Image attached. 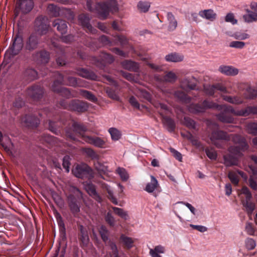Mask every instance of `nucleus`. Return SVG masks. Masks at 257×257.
Masks as SVG:
<instances>
[{
  "label": "nucleus",
  "mask_w": 257,
  "mask_h": 257,
  "mask_svg": "<svg viewBox=\"0 0 257 257\" xmlns=\"http://www.w3.org/2000/svg\"><path fill=\"white\" fill-rule=\"evenodd\" d=\"M163 117V121L164 124L167 127L169 132H173L175 131L176 125L174 121L169 117L164 115L163 112H160Z\"/></svg>",
  "instance_id": "obj_35"
},
{
  "label": "nucleus",
  "mask_w": 257,
  "mask_h": 257,
  "mask_svg": "<svg viewBox=\"0 0 257 257\" xmlns=\"http://www.w3.org/2000/svg\"><path fill=\"white\" fill-rule=\"evenodd\" d=\"M26 94L27 97L33 101H37L42 98L44 94V89L41 86L34 84L27 89Z\"/></svg>",
  "instance_id": "obj_11"
},
{
  "label": "nucleus",
  "mask_w": 257,
  "mask_h": 257,
  "mask_svg": "<svg viewBox=\"0 0 257 257\" xmlns=\"http://www.w3.org/2000/svg\"><path fill=\"white\" fill-rule=\"evenodd\" d=\"M66 82L65 84L73 87H85L86 82L85 80L73 76H68L66 77Z\"/></svg>",
  "instance_id": "obj_24"
},
{
  "label": "nucleus",
  "mask_w": 257,
  "mask_h": 257,
  "mask_svg": "<svg viewBox=\"0 0 257 257\" xmlns=\"http://www.w3.org/2000/svg\"><path fill=\"white\" fill-rule=\"evenodd\" d=\"M239 176L243 178H246L245 174L242 171L236 170L235 171H230L228 174V177L232 184L237 185L239 182Z\"/></svg>",
  "instance_id": "obj_29"
},
{
  "label": "nucleus",
  "mask_w": 257,
  "mask_h": 257,
  "mask_svg": "<svg viewBox=\"0 0 257 257\" xmlns=\"http://www.w3.org/2000/svg\"><path fill=\"white\" fill-rule=\"evenodd\" d=\"M164 80L169 82H174L177 79V76L172 71L167 72L164 76Z\"/></svg>",
  "instance_id": "obj_59"
},
{
  "label": "nucleus",
  "mask_w": 257,
  "mask_h": 257,
  "mask_svg": "<svg viewBox=\"0 0 257 257\" xmlns=\"http://www.w3.org/2000/svg\"><path fill=\"white\" fill-rule=\"evenodd\" d=\"M21 78L24 82L29 83L38 79V72L32 67H28L23 71Z\"/></svg>",
  "instance_id": "obj_16"
},
{
  "label": "nucleus",
  "mask_w": 257,
  "mask_h": 257,
  "mask_svg": "<svg viewBox=\"0 0 257 257\" xmlns=\"http://www.w3.org/2000/svg\"><path fill=\"white\" fill-rule=\"evenodd\" d=\"M184 124L190 129H195V122L194 120L189 117H184L183 119Z\"/></svg>",
  "instance_id": "obj_58"
},
{
  "label": "nucleus",
  "mask_w": 257,
  "mask_h": 257,
  "mask_svg": "<svg viewBox=\"0 0 257 257\" xmlns=\"http://www.w3.org/2000/svg\"><path fill=\"white\" fill-rule=\"evenodd\" d=\"M128 101L131 105L135 108L142 110L145 108V106L143 104L140 105L137 98L134 96H131Z\"/></svg>",
  "instance_id": "obj_52"
},
{
  "label": "nucleus",
  "mask_w": 257,
  "mask_h": 257,
  "mask_svg": "<svg viewBox=\"0 0 257 257\" xmlns=\"http://www.w3.org/2000/svg\"><path fill=\"white\" fill-rule=\"evenodd\" d=\"M87 128L82 123L75 121L73 123L71 128L66 130V136L69 139L76 141L81 139L87 143L92 145L96 147L103 148L105 144V141L97 137H91L86 134Z\"/></svg>",
  "instance_id": "obj_2"
},
{
  "label": "nucleus",
  "mask_w": 257,
  "mask_h": 257,
  "mask_svg": "<svg viewBox=\"0 0 257 257\" xmlns=\"http://www.w3.org/2000/svg\"><path fill=\"white\" fill-rule=\"evenodd\" d=\"M246 130L249 134L257 135V123L250 122L246 125Z\"/></svg>",
  "instance_id": "obj_54"
},
{
  "label": "nucleus",
  "mask_w": 257,
  "mask_h": 257,
  "mask_svg": "<svg viewBox=\"0 0 257 257\" xmlns=\"http://www.w3.org/2000/svg\"><path fill=\"white\" fill-rule=\"evenodd\" d=\"M53 46L54 48V51L57 53V57L56 58V62L57 64L59 66H63L65 65L66 62L65 60V52L64 48L56 43H53Z\"/></svg>",
  "instance_id": "obj_21"
},
{
  "label": "nucleus",
  "mask_w": 257,
  "mask_h": 257,
  "mask_svg": "<svg viewBox=\"0 0 257 257\" xmlns=\"http://www.w3.org/2000/svg\"><path fill=\"white\" fill-rule=\"evenodd\" d=\"M39 42V37L37 34L32 33L26 40L25 48L29 51H33L38 48Z\"/></svg>",
  "instance_id": "obj_19"
},
{
  "label": "nucleus",
  "mask_w": 257,
  "mask_h": 257,
  "mask_svg": "<svg viewBox=\"0 0 257 257\" xmlns=\"http://www.w3.org/2000/svg\"><path fill=\"white\" fill-rule=\"evenodd\" d=\"M86 8L89 11L96 13L99 18L106 19L110 11L113 13L117 12L118 10L115 0H107L103 3H97L94 4L90 0L86 3Z\"/></svg>",
  "instance_id": "obj_3"
},
{
  "label": "nucleus",
  "mask_w": 257,
  "mask_h": 257,
  "mask_svg": "<svg viewBox=\"0 0 257 257\" xmlns=\"http://www.w3.org/2000/svg\"><path fill=\"white\" fill-rule=\"evenodd\" d=\"M120 241L123 247L126 249H130L134 245V240L132 238L127 237L123 234L120 235Z\"/></svg>",
  "instance_id": "obj_37"
},
{
  "label": "nucleus",
  "mask_w": 257,
  "mask_h": 257,
  "mask_svg": "<svg viewBox=\"0 0 257 257\" xmlns=\"http://www.w3.org/2000/svg\"><path fill=\"white\" fill-rule=\"evenodd\" d=\"M165 247L161 245L156 246L154 249H150V254L152 257H162L159 253H164L165 252Z\"/></svg>",
  "instance_id": "obj_43"
},
{
  "label": "nucleus",
  "mask_w": 257,
  "mask_h": 257,
  "mask_svg": "<svg viewBox=\"0 0 257 257\" xmlns=\"http://www.w3.org/2000/svg\"><path fill=\"white\" fill-rule=\"evenodd\" d=\"M75 70V72L70 70L65 71L64 73L66 75L77 74L80 77L90 80H95L97 79V75L94 72L87 69L76 67Z\"/></svg>",
  "instance_id": "obj_12"
},
{
  "label": "nucleus",
  "mask_w": 257,
  "mask_h": 257,
  "mask_svg": "<svg viewBox=\"0 0 257 257\" xmlns=\"http://www.w3.org/2000/svg\"><path fill=\"white\" fill-rule=\"evenodd\" d=\"M79 230L80 232L78 235L79 240L83 243H86L89 239L87 231L82 225L79 226Z\"/></svg>",
  "instance_id": "obj_44"
},
{
  "label": "nucleus",
  "mask_w": 257,
  "mask_h": 257,
  "mask_svg": "<svg viewBox=\"0 0 257 257\" xmlns=\"http://www.w3.org/2000/svg\"><path fill=\"white\" fill-rule=\"evenodd\" d=\"M150 7V4L147 2L140 1L138 4V9L142 12L146 13L148 11Z\"/></svg>",
  "instance_id": "obj_55"
},
{
  "label": "nucleus",
  "mask_w": 257,
  "mask_h": 257,
  "mask_svg": "<svg viewBox=\"0 0 257 257\" xmlns=\"http://www.w3.org/2000/svg\"><path fill=\"white\" fill-rule=\"evenodd\" d=\"M52 76L54 77V80L51 87L52 90H56V88L60 86L64 83V76L58 71L54 72Z\"/></svg>",
  "instance_id": "obj_30"
},
{
  "label": "nucleus",
  "mask_w": 257,
  "mask_h": 257,
  "mask_svg": "<svg viewBox=\"0 0 257 257\" xmlns=\"http://www.w3.org/2000/svg\"><path fill=\"white\" fill-rule=\"evenodd\" d=\"M121 64L124 69L129 71L138 72L139 69L138 64L132 60H125Z\"/></svg>",
  "instance_id": "obj_32"
},
{
  "label": "nucleus",
  "mask_w": 257,
  "mask_h": 257,
  "mask_svg": "<svg viewBox=\"0 0 257 257\" xmlns=\"http://www.w3.org/2000/svg\"><path fill=\"white\" fill-rule=\"evenodd\" d=\"M246 11L248 13L247 15H244L243 18L245 22L251 23L253 21H257V13L247 10Z\"/></svg>",
  "instance_id": "obj_46"
},
{
  "label": "nucleus",
  "mask_w": 257,
  "mask_h": 257,
  "mask_svg": "<svg viewBox=\"0 0 257 257\" xmlns=\"http://www.w3.org/2000/svg\"><path fill=\"white\" fill-rule=\"evenodd\" d=\"M204 91L207 95L214 96L216 92L215 84L204 87Z\"/></svg>",
  "instance_id": "obj_63"
},
{
  "label": "nucleus",
  "mask_w": 257,
  "mask_h": 257,
  "mask_svg": "<svg viewBox=\"0 0 257 257\" xmlns=\"http://www.w3.org/2000/svg\"><path fill=\"white\" fill-rule=\"evenodd\" d=\"M241 193L245 196V199H242V204L247 213L250 215L255 208L254 204L251 201L252 195L249 189L246 186L242 188Z\"/></svg>",
  "instance_id": "obj_9"
},
{
  "label": "nucleus",
  "mask_w": 257,
  "mask_h": 257,
  "mask_svg": "<svg viewBox=\"0 0 257 257\" xmlns=\"http://www.w3.org/2000/svg\"><path fill=\"white\" fill-rule=\"evenodd\" d=\"M47 10L51 15L57 17L60 14L59 8L54 4H49L47 7Z\"/></svg>",
  "instance_id": "obj_50"
},
{
  "label": "nucleus",
  "mask_w": 257,
  "mask_h": 257,
  "mask_svg": "<svg viewBox=\"0 0 257 257\" xmlns=\"http://www.w3.org/2000/svg\"><path fill=\"white\" fill-rule=\"evenodd\" d=\"M67 202L71 213L76 216L80 212V199L73 194H70L67 197Z\"/></svg>",
  "instance_id": "obj_15"
},
{
  "label": "nucleus",
  "mask_w": 257,
  "mask_h": 257,
  "mask_svg": "<svg viewBox=\"0 0 257 257\" xmlns=\"http://www.w3.org/2000/svg\"><path fill=\"white\" fill-rule=\"evenodd\" d=\"M57 119V117H56ZM58 120L57 121L49 120L48 128L49 130L56 135L61 134V127L63 124H65L64 119L62 114L58 117Z\"/></svg>",
  "instance_id": "obj_17"
},
{
  "label": "nucleus",
  "mask_w": 257,
  "mask_h": 257,
  "mask_svg": "<svg viewBox=\"0 0 257 257\" xmlns=\"http://www.w3.org/2000/svg\"><path fill=\"white\" fill-rule=\"evenodd\" d=\"M56 89L52 90V91L66 98L77 97L75 90L63 87L61 86L56 88Z\"/></svg>",
  "instance_id": "obj_25"
},
{
  "label": "nucleus",
  "mask_w": 257,
  "mask_h": 257,
  "mask_svg": "<svg viewBox=\"0 0 257 257\" xmlns=\"http://www.w3.org/2000/svg\"><path fill=\"white\" fill-rule=\"evenodd\" d=\"M251 114H257V106H247L244 109H240L238 114L241 116H247Z\"/></svg>",
  "instance_id": "obj_38"
},
{
  "label": "nucleus",
  "mask_w": 257,
  "mask_h": 257,
  "mask_svg": "<svg viewBox=\"0 0 257 257\" xmlns=\"http://www.w3.org/2000/svg\"><path fill=\"white\" fill-rule=\"evenodd\" d=\"M33 59L38 63L46 64L49 62L50 54L47 51L42 50L33 54Z\"/></svg>",
  "instance_id": "obj_22"
},
{
  "label": "nucleus",
  "mask_w": 257,
  "mask_h": 257,
  "mask_svg": "<svg viewBox=\"0 0 257 257\" xmlns=\"http://www.w3.org/2000/svg\"><path fill=\"white\" fill-rule=\"evenodd\" d=\"M24 47L23 39L19 33L13 36L12 43L5 55V60L10 59L12 57L18 55Z\"/></svg>",
  "instance_id": "obj_5"
},
{
  "label": "nucleus",
  "mask_w": 257,
  "mask_h": 257,
  "mask_svg": "<svg viewBox=\"0 0 257 257\" xmlns=\"http://www.w3.org/2000/svg\"><path fill=\"white\" fill-rule=\"evenodd\" d=\"M112 209L114 212L121 218L125 220L127 218L128 215L126 212L124 211L122 209L116 207H112Z\"/></svg>",
  "instance_id": "obj_57"
},
{
  "label": "nucleus",
  "mask_w": 257,
  "mask_h": 257,
  "mask_svg": "<svg viewBox=\"0 0 257 257\" xmlns=\"http://www.w3.org/2000/svg\"><path fill=\"white\" fill-rule=\"evenodd\" d=\"M85 189L88 194L98 202L102 201L101 197L96 191L95 186L91 182L87 183L85 185Z\"/></svg>",
  "instance_id": "obj_26"
},
{
  "label": "nucleus",
  "mask_w": 257,
  "mask_h": 257,
  "mask_svg": "<svg viewBox=\"0 0 257 257\" xmlns=\"http://www.w3.org/2000/svg\"><path fill=\"white\" fill-rule=\"evenodd\" d=\"M108 132L110 134L112 140L114 141L118 140L121 136V134L120 132L117 129L111 127L109 129Z\"/></svg>",
  "instance_id": "obj_51"
},
{
  "label": "nucleus",
  "mask_w": 257,
  "mask_h": 257,
  "mask_svg": "<svg viewBox=\"0 0 257 257\" xmlns=\"http://www.w3.org/2000/svg\"><path fill=\"white\" fill-rule=\"evenodd\" d=\"M94 167L99 173H105L107 171V167L98 161L94 163Z\"/></svg>",
  "instance_id": "obj_60"
},
{
  "label": "nucleus",
  "mask_w": 257,
  "mask_h": 257,
  "mask_svg": "<svg viewBox=\"0 0 257 257\" xmlns=\"http://www.w3.org/2000/svg\"><path fill=\"white\" fill-rule=\"evenodd\" d=\"M72 172L76 177L84 180H91L95 176L94 171L86 164L77 165Z\"/></svg>",
  "instance_id": "obj_6"
},
{
  "label": "nucleus",
  "mask_w": 257,
  "mask_h": 257,
  "mask_svg": "<svg viewBox=\"0 0 257 257\" xmlns=\"http://www.w3.org/2000/svg\"><path fill=\"white\" fill-rule=\"evenodd\" d=\"M167 18L169 22V30L170 31L174 30L177 27V22L174 15L171 13H168L167 14Z\"/></svg>",
  "instance_id": "obj_49"
},
{
  "label": "nucleus",
  "mask_w": 257,
  "mask_h": 257,
  "mask_svg": "<svg viewBox=\"0 0 257 257\" xmlns=\"http://www.w3.org/2000/svg\"><path fill=\"white\" fill-rule=\"evenodd\" d=\"M98 232L102 241L106 243L108 241L109 235V231L106 227L103 225H101Z\"/></svg>",
  "instance_id": "obj_41"
},
{
  "label": "nucleus",
  "mask_w": 257,
  "mask_h": 257,
  "mask_svg": "<svg viewBox=\"0 0 257 257\" xmlns=\"http://www.w3.org/2000/svg\"><path fill=\"white\" fill-rule=\"evenodd\" d=\"M224 164L227 167L237 165L238 160L237 158L231 154H228L223 156Z\"/></svg>",
  "instance_id": "obj_36"
},
{
  "label": "nucleus",
  "mask_w": 257,
  "mask_h": 257,
  "mask_svg": "<svg viewBox=\"0 0 257 257\" xmlns=\"http://www.w3.org/2000/svg\"><path fill=\"white\" fill-rule=\"evenodd\" d=\"M116 172L119 175L122 181H126L128 178V175L125 169L118 167L116 170Z\"/></svg>",
  "instance_id": "obj_56"
},
{
  "label": "nucleus",
  "mask_w": 257,
  "mask_h": 257,
  "mask_svg": "<svg viewBox=\"0 0 257 257\" xmlns=\"http://www.w3.org/2000/svg\"><path fill=\"white\" fill-rule=\"evenodd\" d=\"M49 25L47 17L40 16L35 21V29L41 35L45 34L48 30Z\"/></svg>",
  "instance_id": "obj_14"
},
{
  "label": "nucleus",
  "mask_w": 257,
  "mask_h": 257,
  "mask_svg": "<svg viewBox=\"0 0 257 257\" xmlns=\"http://www.w3.org/2000/svg\"><path fill=\"white\" fill-rule=\"evenodd\" d=\"M210 139L212 143L218 148L221 147V145L218 143V141L229 139L227 134L219 130L216 125H213V130L210 135Z\"/></svg>",
  "instance_id": "obj_10"
},
{
  "label": "nucleus",
  "mask_w": 257,
  "mask_h": 257,
  "mask_svg": "<svg viewBox=\"0 0 257 257\" xmlns=\"http://www.w3.org/2000/svg\"><path fill=\"white\" fill-rule=\"evenodd\" d=\"M59 106L69 110L82 113L87 110L89 105L86 102L74 99L68 101L65 99L61 100L58 104Z\"/></svg>",
  "instance_id": "obj_4"
},
{
  "label": "nucleus",
  "mask_w": 257,
  "mask_h": 257,
  "mask_svg": "<svg viewBox=\"0 0 257 257\" xmlns=\"http://www.w3.org/2000/svg\"><path fill=\"white\" fill-rule=\"evenodd\" d=\"M199 15L210 21H214L216 18V14L212 9L204 10L199 12Z\"/></svg>",
  "instance_id": "obj_33"
},
{
  "label": "nucleus",
  "mask_w": 257,
  "mask_h": 257,
  "mask_svg": "<svg viewBox=\"0 0 257 257\" xmlns=\"http://www.w3.org/2000/svg\"><path fill=\"white\" fill-rule=\"evenodd\" d=\"M206 154L207 157L211 160H216L217 158V154L215 151L213 149L207 148L205 150Z\"/></svg>",
  "instance_id": "obj_64"
},
{
  "label": "nucleus",
  "mask_w": 257,
  "mask_h": 257,
  "mask_svg": "<svg viewBox=\"0 0 257 257\" xmlns=\"http://www.w3.org/2000/svg\"><path fill=\"white\" fill-rule=\"evenodd\" d=\"M192 80L195 81V79L192 77V79L189 77L184 78L180 81L179 87L186 92H188L191 90L195 89L196 84L192 81Z\"/></svg>",
  "instance_id": "obj_23"
},
{
  "label": "nucleus",
  "mask_w": 257,
  "mask_h": 257,
  "mask_svg": "<svg viewBox=\"0 0 257 257\" xmlns=\"http://www.w3.org/2000/svg\"><path fill=\"white\" fill-rule=\"evenodd\" d=\"M105 221L110 227H113L115 225V219L110 212H108L106 214L105 216Z\"/></svg>",
  "instance_id": "obj_61"
},
{
  "label": "nucleus",
  "mask_w": 257,
  "mask_h": 257,
  "mask_svg": "<svg viewBox=\"0 0 257 257\" xmlns=\"http://www.w3.org/2000/svg\"><path fill=\"white\" fill-rule=\"evenodd\" d=\"M221 96L224 101L233 104H240L243 102V99L238 96H231L225 94H221Z\"/></svg>",
  "instance_id": "obj_34"
},
{
  "label": "nucleus",
  "mask_w": 257,
  "mask_h": 257,
  "mask_svg": "<svg viewBox=\"0 0 257 257\" xmlns=\"http://www.w3.org/2000/svg\"><path fill=\"white\" fill-rule=\"evenodd\" d=\"M181 135L184 138H185V139H187L188 140L190 141L193 145L197 146H199V143L198 141L189 132L187 131L186 132H181Z\"/></svg>",
  "instance_id": "obj_45"
},
{
  "label": "nucleus",
  "mask_w": 257,
  "mask_h": 257,
  "mask_svg": "<svg viewBox=\"0 0 257 257\" xmlns=\"http://www.w3.org/2000/svg\"><path fill=\"white\" fill-rule=\"evenodd\" d=\"M218 71L227 76H235L238 73V70L232 66L221 65L218 68Z\"/></svg>",
  "instance_id": "obj_28"
},
{
  "label": "nucleus",
  "mask_w": 257,
  "mask_h": 257,
  "mask_svg": "<svg viewBox=\"0 0 257 257\" xmlns=\"http://www.w3.org/2000/svg\"><path fill=\"white\" fill-rule=\"evenodd\" d=\"M58 223L59 228L60 237L63 240H64L66 239V228L65 224L61 216H60V220H58Z\"/></svg>",
  "instance_id": "obj_47"
},
{
  "label": "nucleus",
  "mask_w": 257,
  "mask_h": 257,
  "mask_svg": "<svg viewBox=\"0 0 257 257\" xmlns=\"http://www.w3.org/2000/svg\"><path fill=\"white\" fill-rule=\"evenodd\" d=\"M23 121L25 125L30 128L37 127L40 123V119L33 114H26L23 118Z\"/></svg>",
  "instance_id": "obj_20"
},
{
  "label": "nucleus",
  "mask_w": 257,
  "mask_h": 257,
  "mask_svg": "<svg viewBox=\"0 0 257 257\" xmlns=\"http://www.w3.org/2000/svg\"><path fill=\"white\" fill-rule=\"evenodd\" d=\"M78 21L86 32H89L91 34H95L97 30L90 25V18L88 15L86 14H81L78 16Z\"/></svg>",
  "instance_id": "obj_18"
},
{
  "label": "nucleus",
  "mask_w": 257,
  "mask_h": 257,
  "mask_svg": "<svg viewBox=\"0 0 257 257\" xmlns=\"http://www.w3.org/2000/svg\"><path fill=\"white\" fill-rule=\"evenodd\" d=\"M52 25L62 34H65L67 32V25L66 22L64 20L57 19L53 22Z\"/></svg>",
  "instance_id": "obj_31"
},
{
  "label": "nucleus",
  "mask_w": 257,
  "mask_h": 257,
  "mask_svg": "<svg viewBox=\"0 0 257 257\" xmlns=\"http://www.w3.org/2000/svg\"><path fill=\"white\" fill-rule=\"evenodd\" d=\"M79 94L82 97L92 102L97 101L96 97L90 91L84 89H80Z\"/></svg>",
  "instance_id": "obj_39"
},
{
  "label": "nucleus",
  "mask_w": 257,
  "mask_h": 257,
  "mask_svg": "<svg viewBox=\"0 0 257 257\" xmlns=\"http://www.w3.org/2000/svg\"><path fill=\"white\" fill-rule=\"evenodd\" d=\"M206 109H213L220 111L216 114L217 119L225 123H232L234 121L232 115L239 116L238 114L240 110H235L232 106L225 104H218L212 101L204 100L201 103L196 104L194 109L197 112H203Z\"/></svg>",
  "instance_id": "obj_1"
},
{
  "label": "nucleus",
  "mask_w": 257,
  "mask_h": 257,
  "mask_svg": "<svg viewBox=\"0 0 257 257\" xmlns=\"http://www.w3.org/2000/svg\"><path fill=\"white\" fill-rule=\"evenodd\" d=\"M187 92L182 89L177 90L175 91L174 95L179 102L187 104L191 102V98L187 95Z\"/></svg>",
  "instance_id": "obj_27"
},
{
  "label": "nucleus",
  "mask_w": 257,
  "mask_h": 257,
  "mask_svg": "<svg viewBox=\"0 0 257 257\" xmlns=\"http://www.w3.org/2000/svg\"><path fill=\"white\" fill-rule=\"evenodd\" d=\"M70 157L68 155H65L63 159L62 166L63 168L66 170L67 172L69 171V167L70 165Z\"/></svg>",
  "instance_id": "obj_62"
},
{
  "label": "nucleus",
  "mask_w": 257,
  "mask_h": 257,
  "mask_svg": "<svg viewBox=\"0 0 257 257\" xmlns=\"http://www.w3.org/2000/svg\"><path fill=\"white\" fill-rule=\"evenodd\" d=\"M56 138L47 134H43L40 137V141L44 144H52L56 142Z\"/></svg>",
  "instance_id": "obj_48"
},
{
  "label": "nucleus",
  "mask_w": 257,
  "mask_h": 257,
  "mask_svg": "<svg viewBox=\"0 0 257 257\" xmlns=\"http://www.w3.org/2000/svg\"><path fill=\"white\" fill-rule=\"evenodd\" d=\"M34 7V2L32 0H18L16 3L15 15L17 16L19 11L23 14L29 13Z\"/></svg>",
  "instance_id": "obj_13"
},
{
  "label": "nucleus",
  "mask_w": 257,
  "mask_h": 257,
  "mask_svg": "<svg viewBox=\"0 0 257 257\" xmlns=\"http://www.w3.org/2000/svg\"><path fill=\"white\" fill-rule=\"evenodd\" d=\"M91 63L100 69H103L107 64H111L114 61L113 56L106 53H102L98 58L91 57Z\"/></svg>",
  "instance_id": "obj_8"
},
{
  "label": "nucleus",
  "mask_w": 257,
  "mask_h": 257,
  "mask_svg": "<svg viewBox=\"0 0 257 257\" xmlns=\"http://www.w3.org/2000/svg\"><path fill=\"white\" fill-rule=\"evenodd\" d=\"M9 142L10 143L9 145H6L3 142V141L2 142H0V143H1L2 147H3L4 150L6 151V152L9 155L13 156L14 155L12 151V150L14 148V144L12 142V141H11V140L10 139H9Z\"/></svg>",
  "instance_id": "obj_53"
},
{
  "label": "nucleus",
  "mask_w": 257,
  "mask_h": 257,
  "mask_svg": "<svg viewBox=\"0 0 257 257\" xmlns=\"http://www.w3.org/2000/svg\"><path fill=\"white\" fill-rule=\"evenodd\" d=\"M232 139L236 145L230 147L229 151L230 153L240 156L241 155V152L247 150L248 146L245 139L241 136L235 135Z\"/></svg>",
  "instance_id": "obj_7"
},
{
  "label": "nucleus",
  "mask_w": 257,
  "mask_h": 257,
  "mask_svg": "<svg viewBox=\"0 0 257 257\" xmlns=\"http://www.w3.org/2000/svg\"><path fill=\"white\" fill-rule=\"evenodd\" d=\"M165 60L168 62H178L183 60V56L177 53H171L165 56Z\"/></svg>",
  "instance_id": "obj_40"
},
{
  "label": "nucleus",
  "mask_w": 257,
  "mask_h": 257,
  "mask_svg": "<svg viewBox=\"0 0 257 257\" xmlns=\"http://www.w3.org/2000/svg\"><path fill=\"white\" fill-rule=\"evenodd\" d=\"M151 182L147 184L145 188V190L149 193L153 192L158 186V181L155 177L151 176Z\"/></svg>",
  "instance_id": "obj_42"
}]
</instances>
